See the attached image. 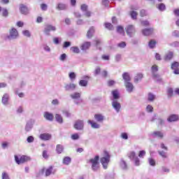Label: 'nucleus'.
<instances>
[{
  "instance_id": "obj_49",
  "label": "nucleus",
  "mask_w": 179,
  "mask_h": 179,
  "mask_svg": "<svg viewBox=\"0 0 179 179\" xmlns=\"http://www.w3.org/2000/svg\"><path fill=\"white\" fill-rule=\"evenodd\" d=\"M158 9L159 10H166V5H164V3H160L158 6H157Z\"/></svg>"
},
{
  "instance_id": "obj_1",
  "label": "nucleus",
  "mask_w": 179,
  "mask_h": 179,
  "mask_svg": "<svg viewBox=\"0 0 179 179\" xmlns=\"http://www.w3.org/2000/svg\"><path fill=\"white\" fill-rule=\"evenodd\" d=\"M99 159L100 157L99 155H96L94 158H92L88 161V163L92 166L93 171H97V170H99V168L100 167V164L99 163Z\"/></svg>"
},
{
  "instance_id": "obj_22",
  "label": "nucleus",
  "mask_w": 179,
  "mask_h": 179,
  "mask_svg": "<svg viewBox=\"0 0 179 179\" xmlns=\"http://www.w3.org/2000/svg\"><path fill=\"white\" fill-rule=\"evenodd\" d=\"M40 138L42 139V141H50V139H51V134H42L40 135Z\"/></svg>"
},
{
  "instance_id": "obj_27",
  "label": "nucleus",
  "mask_w": 179,
  "mask_h": 179,
  "mask_svg": "<svg viewBox=\"0 0 179 179\" xmlns=\"http://www.w3.org/2000/svg\"><path fill=\"white\" fill-rule=\"evenodd\" d=\"M90 45H91L90 42H85L82 45L81 50H83V51H86V50H89V48L90 47Z\"/></svg>"
},
{
  "instance_id": "obj_17",
  "label": "nucleus",
  "mask_w": 179,
  "mask_h": 179,
  "mask_svg": "<svg viewBox=\"0 0 179 179\" xmlns=\"http://www.w3.org/2000/svg\"><path fill=\"white\" fill-rule=\"evenodd\" d=\"M20 10L22 15H27L29 13V8L23 4L20 6Z\"/></svg>"
},
{
  "instance_id": "obj_53",
  "label": "nucleus",
  "mask_w": 179,
  "mask_h": 179,
  "mask_svg": "<svg viewBox=\"0 0 179 179\" xmlns=\"http://www.w3.org/2000/svg\"><path fill=\"white\" fill-rule=\"evenodd\" d=\"M9 146V143L5 141L1 143V148L2 149H8V147Z\"/></svg>"
},
{
  "instance_id": "obj_57",
  "label": "nucleus",
  "mask_w": 179,
  "mask_h": 179,
  "mask_svg": "<svg viewBox=\"0 0 179 179\" xmlns=\"http://www.w3.org/2000/svg\"><path fill=\"white\" fill-rule=\"evenodd\" d=\"M43 50L45 51H46V52H51V48H50V46H48L47 45H43Z\"/></svg>"
},
{
  "instance_id": "obj_47",
  "label": "nucleus",
  "mask_w": 179,
  "mask_h": 179,
  "mask_svg": "<svg viewBox=\"0 0 179 179\" xmlns=\"http://www.w3.org/2000/svg\"><path fill=\"white\" fill-rule=\"evenodd\" d=\"M105 27H106V29H108V30H113V24H111V23H108V22L105 23Z\"/></svg>"
},
{
  "instance_id": "obj_40",
  "label": "nucleus",
  "mask_w": 179,
  "mask_h": 179,
  "mask_svg": "<svg viewBox=\"0 0 179 179\" xmlns=\"http://www.w3.org/2000/svg\"><path fill=\"white\" fill-rule=\"evenodd\" d=\"M71 51H72V52H74L75 54H79V52H80L79 48H78L76 46L71 47Z\"/></svg>"
},
{
  "instance_id": "obj_9",
  "label": "nucleus",
  "mask_w": 179,
  "mask_h": 179,
  "mask_svg": "<svg viewBox=\"0 0 179 179\" xmlns=\"http://www.w3.org/2000/svg\"><path fill=\"white\" fill-rule=\"evenodd\" d=\"M66 92H73L76 89V85L75 83H67L64 85Z\"/></svg>"
},
{
  "instance_id": "obj_13",
  "label": "nucleus",
  "mask_w": 179,
  "mask_h": 179,
  "mask_svg": "<svg viewBox=\"0 0 179 179\" xmlns=\"http://www.w3.org/2000/svg\"><path fill=\"white\" fill-rule=\"evenodd\" d=\"M178 66H179V63L177 62H175L171 65V69H173V73H175V75H179Z\"/></svg>"
},
{
  "instance_id": "obj_51",
  "label": "nucleus",
  "mask_w": 179,
  "mask_h": 179,
  "mask_svg": "<svg viewBox=\"0 0 179 179\" xmlns=\"http://www.w3.org/2000/svg\"><path fill=\"white\" fill-rule=\"evenodd\" d=\"M100 72H101V69H100V67H96L94 72V76H97V75H99Z\"/></svg>"
},
{
  "instance_id": "obj_34",
  "label": "nucleus",
  "mask_w": 179,
  "mask_h": 179,
  "mask_svg": "<svg viewBox=\"0 0 179 179\" xmlns=\"http://www.w3.org/2000/svg\"><path fill=\"white\" fill-rule=\"evenodd\" d=\"M120 167L123 170H127L128 169V166L127 165V162L124 159L120 160Z\"/></svg>"
},
{
  "instance_id": "obj_63",
  "label": "nucleus",
  "mask_w": 179,
  "mask_h": 179,
  "mask_svg": "<svg viewBox=\"0 0 179 179\" xmlns=\"http://www.w3.org/2000/svg\"><path fill=\"white\" fill-rule=\"evenodd\" d=\"M71 138H72L73 141H76V140L79 139V134H73V135L71 136Z\"/></svg>"
},
{
  "instance_id": "obj_64",
  "label": "nucleus",
  "mask_w": 179,
  "mask_h": 179,
  "mask_svg": "<svg viewBox=\"0 0 179 179\" xmlns=\"http://www.w3.org/2000/svg\"><path fill=\"white\" fill-rule=\"evenodd\" d=\"M84 15L86 16V17H90V16H92V12L89 10L85 11Z\"/></svg>"
},
{
  "instance_id": "obj_35",
  "label": "nucleus",
  "mask_w": 179,
  "mask_h": 179,
  "mask_svg": "<svg viewBox=\"0 0 179 179\" xmlns=\"http://www.w3.org/2000/svg\"><path fill=\"white\" fill-rule=\"evenodd\" d=\"M112 94L113 97V100H118V99H120V94L118 93V91L117 90L113 91Z\"/></svg>"
},
{
  "instance_id": "obj_45",
  "label": "nucleus",
  "mask_w": 179,
  "mask_h": 179,
  "mask_svg": "<svg viewBox=\"0 0 179 179\" xmlns=\"http://www.w3.org/2000/svg\"><path fill=\"white\" fill-rule=\"evenodd\" d=\"M59 60L62 61V62H65L66 61V54L63 53L59 57Z\"/></svg>"
},
{
  "instance_id": "obj_25",
  "label": "nucleus",
  "mask_w": 179,
  "mask_h": 179,
  "mask_svg": "<svg viewBox=\"0 0 179 179\" xmlns=\"http://www.w3.org/2000/svg\"><path fill=\"white\" fill-rule=\"evenodd\" d=\"M122 78L124 80V83H127V82H131V76H129V73H124L122 74Z\"/></svg>"
},
{
  "instance_id": "obj_2",
  "label": "nucleus",
  "mask_w": 179,
  "mask_h": 179,
  "mask_svg": "<svg viewBox=\"0 0 179 179\" xmlns=\"http://www.w3.org/2000/svg\"><path fill=\"white\" fill-rule=\"evenodd\" d=\"M110 153H108L107 151H104L103 157L101 158L100 162L105 170L107 169L108 163H110Z\"/></svg>"
},
{
  "instance_id": "obj_5",
  "label": "nucleus",
  "mask_w": 179,
  "mask_h": 179,
  "mask_svg": "<svg viewBox=\"0 0 179 179\" xmlns=\"http://www.w3.org/2000/svg\"><path fill=\"white\" fill-rule=\"evenodd\" d=\"M151 69H152V73L153 78L157 82H160V80H162V79L160 78V76H159V74H157V71H159V69L157 68V66L156 64H154L152 66Z\"/></svg>"
},
{
  "instance_id": "obj_15",
  "label": "nucleus",
  "mask_w": 179,
  "mask_h": 179,
  "mask_svg": "<svg viewBox=\"0 0 179 179\" xmlns=\"http://www.w3.org/2000/svg\"><path fill=\"white\" fill-rule=\"evenodd\" d=\"M151 136L152 138H159V139H163V136H164V134L162 131H154L152 134Z\"/></svg>"
},
{
  "instance_id": "obj_52",
  "label": "nucleus",
  "mask_w": 179,
  "mask_h": 179,
  "mask_svg": "<svg viewBox=\"0 0 179 179\" xmlns=\"http://www.w3.org/2000/svg\"><path fill=\"white\" fill-rule=\"evenodd\" d=\"M145 110L148 113H153V106H152L151 105H148L146 107Z\"/></svg>"
},
{
  "instance_id": "obj_42",
  "label": "nucleus",
  "mask_w": 179,
  "mask_h": 179,
  "mask_svg": "<svg viewBox=\"0 0 179 179\" xmlns=\"http://www.w3.org/2000/svg\"><path fill=\"white\" fill-rule=\"evenodd\" d=\"M148 163L150 166H156V161L153 158H148Z\"/></svg>"
},
{
  "instance_id": "obj_10",
  "label": "nucleus",
  "mask_w": 179,
  "mask_h": 179,
  "mask_svg": "<svg viewBox=\"0 0 179 179\" xmlns=\"http://www.w3.org/2000/svg\"><path fill=\"white\" fill-rule=\"evenodd\" d=\"M83 120H77L74 124L75 129H78V131L83 129Z\"/></svg>"
},
{
  "instance_id": "obj_58",
  "label": "nucleus",
  "mask_w": 179,
  "mask_h": 179,
  "mask_svg": "<svg viewBox=\"0 0 179 179\" xmlns=\"http://www.w3.org/2000/svg\"><path fill=\"white\" fill-rule=\"evenodd\" d=\"M28 143H31L33 142H34V137H33L32 136H29L27 139Z\"/></svg>"
},
{
  "instance_id": "obj_29",
  "label": "nucleus",
  "mask_w": 179,
  "mask_h": 179,
  "mask_svg": "<svg viewBox=\"0 0 179 179\" xmlns=\"http://www.w3.org/2000/svg\"><path fill=\"white\" fill-rule=\"evenodd\" d=\"M56 152L57 153H58L59 155H61V153H62V152H64V145H57L56 146Z\"/></svg>"
},
{
  "instance_id": "obj_6",
  "label": "nucleus",
  "mask_w": 179,
  "mask_h": 179,
  "mask_svg": "<svg viewBox=\"0 0 179 179\" xmlns=\"http://www.w3.org/2000/svg\"><path fill=\"white\" fill-rule=\"evenodd\" d=\"M80 93L79 92H74L70 95V97L73 99L74 101V103L76 104H80L82 103V99H80Z\"/></svg>"
},
{
  "instance_id": "obj_43",
  "label": "nucleus",
  "mask_w": 179,
  "mask_h": 179,
  "mask_svg": "<svg viewBox=\"0 0 179 179\" xmlns=\"http://www.w3.org/2000/svg\"><path fill=\"white\" fill-rule=\"evenodd\" d=\"M117 33H120V34H125V33L124 32V27L121 26H117Z\"/></svg>"
},
{
  "instance_id": "obj_37",
  "label": "nucleus",
  "mask_w": 179,
  "mask_h": 179,
  "mask_svg": "<svg viewBox=\"0 0 179 179\" xmlns=\"http://www.w3.org/2000/svg\"><path fill=\"white\" fill-rule=\"evenodd\" d=\"M71 159L69 157H65L63 159V164H65L66 166H68L71 164Z\"/></svg>"
},
{
  "instance_id": "obj_31",
  "label": "nucleus",
  "mask_w": 179,
  "mask_h": 179,
  "mask_svg": "<svg viewBox=\"0 0 179 179\" xmlns=\"http://www.w3.org/2000/svg\"><path fill=\"white\" fill-rule=\"evenodd\" d=\"M128 157L130 159V160H134V159H136V154L135 152L131 151L127 154Z\"/></svg>"
},
{
  "instance_id": "obj_19",
  "label": "nucleus",
  "mask_w": 179,
  "mask_h": 179,
  "mask_svg": "<svg viewBox=\"0 0 179 179\" xmlns=\"http://www.w3.org/2000/svg\"><path fill=\"white\" fill-rule=\"evenodd\" d=\"M167 121L169 122H176V121H178V115H171L167 118Z\"/></svg>"
},
{
  "instance_id": "obj_36",
  "label": "nucleus",
  "mask_w": 179,
  "mask_h": 179,
  "mask_svg": "<svg viewBox=\"0 0 179 179\" xmlns=\"http://www.w3.org/2000/svg\"><path fill=\"white\" fill-rule=\"evenodd\" d=\"M130 16L133 20H136V18L138 17V13L134 10L130 11Z\"/></svg>"
},
{
  "instance_id": "obj_60",
  "label": "nucleus",
  "mask_w": 179,
  "mask_h": 179,
  "mask_svg": "<svg viewBox=\"0 0 179 179\" xmlns=\"http://www.w3.org/2000/svg\"><path fill=\"white\" fill-rule=\"evenodd\" d=\"M135 166H140L141 165V161L139 160V158L136 157L134 159Z\"/></svg>"
},
{
  "instance_id": "obj_12",
  "label": "nucleus",
  "mask_w": 179,
  "mask_h": 179,
  "mask_svg": "<svg viewBox=\"0 0 179 179\" xmlns=\"http://www.w3.org/2000/svg\"><path fill=\"white\" fill-rule=\"evenodd\" d=\"M124 86L128 93H132L134 92V85L131 82L124 83Z\"/></svg>"
},
{
  "instance_id": "obj_50",
  "label": "nucleus",
  "mask_w": 179,
  "mask_h": 179,
  "mask_svg": "<svg viewBox=\"0 0 179 179\" xmlns=\"http://www.w3.org/2000/svg\"><path fill=\"white\" fill-rule=\"evenodd\" d=\"M148 45L150 47V48H155V45H156V41H150L148 43Z\"/></svg>"
},
{
  "instance_id": "obj_48",
  "label": "nucleus",
  "mask_w": 179,
  "mask_h": 179,
  "mask_svg": "<svg viewBox=\"0 0 179 179\" xmlns=\"http://www.w3.org/2000/svg\"><path fill=\"white\" fill-rule=\"evenodd\" d=\"M159 155H160L162 156V157H163V159H166L167 157V152H164V151H158Z\"/></svg>"
},
{
  "instance_id": "obj_21",
  "label": "nucleus",
  "mask_w": 179,
  "mask_h": 179,
  "mask_svg": "<svg viewBox=\"0 0 179 179\" xmlns=\"http://www.w3.org/2000/svg\"><path fill=\"white\" fill-rule=\"evenodd\" d=\"M88 124H90L94 129H99V128H100V124L93 120H88Z\"/></svg>"
},
{
  "instance_id": "obj_62",
  "label": "nucleus",
  "mask_w": 179,
  "mask_h": 179,
  "mask_svg": "<svg viewBox=\"0 0 179 179\" xmlns=\"http://www.w3.org/2000/svg\"><path fill=\"white\" fill-rule=\"evenodd\" d=\"M3 13L2 15L4 17H7L8 13V10L6 8H3Z\"/></svg>"
},
{
  "instance_id": "obj_41",
  "label": "nucleus",
  "mask_w": 179,
  "mask_h": 179,
  "mask_svg": "<svg viewBox=\"0 0 179 179\" xmlns=\"http://www.w3.org/2000/svg\"><path fill=\"white\" fill-rule=\"evenodd\" d=\"M52 173V166H50L45 171V176H46V177H48V176H51Z\"/></svg>"
},
{
  "instance_id": "obj_32",
  "label": "nucleus",
  "mask_w": 179,
  "mask_h": 179,
  "mask_svg": "<svg viewBox=\"0 0 179 179\" xmlns=\"http://www.w3.org/2000/svg\"><path fill=\"white\" fill-rule=\"evenodd\" d=\"M55 120L59 124H62V122H64V119H62V116L59 114L55 115Z\"/></svg>"
},
{
  "instance_id": "obj_24",
  "label": "nucleus",
  "mask_w": 179,
  "mask_h": 179,
  "mask_svg": "<svg viewBox=\"0 0 179 179\" xmlns=\"http://www.w3.org/2000/svg\"><path fill=\"white\" fill-rule=\"evenodd\" d=\"M93 34H94V27H92L87 33V37L88 38H92V37H93Z\"/></svg>"
},
{
  "instance_id": "obj_46",
  "label": "nucleus",
  "mask_w": 179,
  "mask_h": 179,
  "mask_svg": "<svg viewBox=\"0 0 179 179\" xmlns=\"http://www.w3.org/2000/svg\"><path fill=\"white\" fill-rule=\"evenodd\" d=\"M1 179H10V178H9V174H8V173L3 172L1 173Z\"/></svg>"
},
{
  "instance_id": "obj_7",
  "label": "nucleus",
  "mask_w": 179,
  "mask_h": 179,
  "mask_svg": "<svg viewBox=\"0 0 179 179\" xmlns=\"http://www.w3.org/2000/svg\"><path fill=\"white\" fill-rule=\"evenodd\" d=\"M57 30V27L51 24H46L44 28V33L46 36H50V31H55Z\"/></svg>"
},
{
  "instance_id": "obj_26",
  "label": "nucleus",
  "mask_w": 179,
  "mask_h": 179,
  "mask_svg": "<svg viewBox=\"0 0 179 179\" xmlns=\"http://www.w3.org/2000/svg\"><path fill=\"white\" fill-rule=\"evenodd\" d=\"M67 6L66 4L62 3H59L57 4V6L56 7V9H58V10H65L66 9Z\"/></svg>"
},
{
  "instance_id": "obj_3",
  "label": "nucleus",
  "mask_w": 179,
  "mask_h": 179,
  "mask_svg": "<svg viewBox=\"0 0 179 179\" xmlns=\"http://www.w3.org/2000/svg\"><path fill=\"white\" fill-rule=\"evenodd\" d=\"M15 160L17 164H22L23 163H26V162H29V160H30V157L26 155H22L19 158L17 155H15Z\"/></svg>"
},
{
  "instance_id": "obj_14",
  "label": "nucleus",
  "mask_w": 179,
  "mask_h": 179,
  "mask_svg": "<svg viewBox=\"0 0 179 179\" xmlns=\"http://www.w3.org/2000/svg\"><path fill=\"white\" fill-rule=\"evenodd\" d=\"M143 36H150L153 34L154 29L153 28H145L142 31Z\"/></svg>"
},
{
  "instance_id": "obj_38",
  "label": "nucleus",
  "mask_w": 179,
  "mask_h": 179,
  "mask_svg": "<svg viewBox=\"0 0 179 179\" xmlns=\"http://www.w3.org/2000/svg\"><path fill=\"white\" fill-rule=\"evenodd\" d=\"M69 78L71 82H73L76 79V74L73 72L69 73Z\"/></svg>"
},
{
  "instance_id": "obj_30",
  "label": "nucleus",
  "mask_w": 179,
  "mask_h": 179,
  "mask_svg": "<svg viewBox=\"0 0 179 179\" xmlns=\"http://www.w3.org/2000/svg\"><path fill=\"white\" fill-rule=\"evenodd\" d=\"M148 101H155L156 100V95L153 94V93L150 92L148 95Z\"/></svg>"
},
{
  "instance_id": "obj_28",
  "label": "nucleus",
  "mask_w": 179,
  "mask_h": 179,
  "mask_svg": "<svg viewBox=\"0 0 179 179\" xmlns=\"http://www.w3.org/2000/svg\"><path fill=\"white\" fill-rule=\"evenodd\" d=\"M143 78V75L142 73H138L134 78V83H138V82H141Z\"/></svg>"
},
{
  "instance_id": "obj_16",
  "label": "nucleus",
  "mask_w": 179,
  "mask_h": 179,
  "mask_svg": "<svg viewBox=\"0 0 179 179\" xmlns=\"http://www.w3.org/2000/svg\"><path fill=\"white\" fill-rule=\"evenodd\" d=\"M94 118L97 122H103L104 121V115L100 113L95 114Z\"/></svg>"
},
{
  "instance_id": "obj_39",
  "label": "nucleus",
  "mask_w": 179,
  "mask_h": 179,
  "mask_svg": "<svg viewBox=\"0 0 179 179\" xmlns=\"http://www.w3.org/2000/svg\"><path fill=\"white\" fill-rule=\"evenodd\" d=\"M78 85L83 87H86L87 86V80H81L78 83Z\"/></svg>"
},
{
  "instance_id": "obj_8",
  "label": "nucleus",
  "mask_w": 179,
  "mask_h": 179,
  "mask_svg": "<svg viewBox=\"0 0 179 179\" xmlns=\"http://www.w3.org/2000/svg\"><path fill=\"white\" fill-rule=\"evenodd\" d=\"M126 33L127 35H129V37H132L134 36L136 30H135V27L134 25H128L126 28Z\"/></svg>"
},
{
  "instance_id": "obj_61",
  "label": "nucleus",
  "mask_w": 179,
  "mask_h": 179,
  "mask_svg": "<svg viewBox=\"0 0 179 179\" xmlns=\"http://www.w3.org/2000/svg\"><path fill=\"white\" fill-rule=\"evenodd\" d=\"M141 24L142 26L148 27L150 24V23L148 20H144V21H141Z\"/></svg>"
},
{
  "instance_id": "obj_23",
  "label": "nucleus",
  "mask_w": 179,
  "mask_h": 179,
  "mask_svg": "<svg viewBox=\"0 0 179 179\" xmlns=\"http://www.w3.org/2000/svg\"><path fill=\"white\" fill-rule=\"evenodd\" d=\"M33 124H34V122L29 121L27 123L25 126V131L27 132H29V131H31V128H33Z\"/></svg>"
},
{
  "instance_id": "obj_33",
  "label": "nucleus",
  "mask_w": 179,
  "mask_h": 179,
  "mask_svg": "<svg viewBox=\"0 0 179 179\" xmlns=\"http://www.w3.org/2000/svg\"><path fill=\"white\" fill-rule=\"evenodd\" d=\"M173 52H169L168 53H166V55L164 57V59L166 61H170V59H171L173 58Z\"/></svg>"
},
{
  "instance_id": "obj_56",
  "label": "nucleus",
  "mask_w": 179,
  "mask_h": 179,
  "mask_svg": "<svg viewBox=\"0 0 179 179\" xmlns=\"http://www.w3.org/2000/svg\"><path fill=\"white\" fill-rule=\"evenodd\" d=\"M145 155H146V151L141 150V151L139 152L138 157L143 158V157L145 156Z\"/></svg>"
},
{
  "instance_id": "obj_54",
  "label": "nucleus",
  "mask_w": 179,
  "mask_h": 179,
  "mask_svg": "<svg viewBox=\"0 0 179 179\" xmlns=\"http://www.w3.org/2000/svg\"><path fill=\"white\" fill-rule=\"evenodd\" d=\"M173 88H168L167 90V94H168V97H171V96H173Z\"/></svg>"
},
{
  "instance_id": "obj_4",
  "label": "nucleus",
  "mask_w": 179,
  "mask_h": 179,
  "mask_svg": "<svg viewBox=\"0 0 179 179\" xmlns=\"http://www.w3.org/2000/svg\"><path fill=\"white\" fill-rule=\"evenodd\" d=\"M17 37H19V32H17V29L15 28H12L10 30V34L7 36L8 40H15Z\"/></svg>"
},
{
  "instance_id": "obj_18",
  "label": "nucleus",
  "mask_w": 179,
  "mask_h": 179,
  "mask_svg": "<svg viewBox=\"0 0 179 179\" xmlns=\"http://www.w3.org/2000/svg\"><path fill=\"white\" fill-rule=\"evenodd\" d=\"M44 118H45V120H47L48 121H52V120H54V115L49 112H45Z\"/></svg>"
},
{
  "instance_id": "obj_44",
  "label": "nucleus",
  "mask_w": 179,
  "mask_h": 179,
  "mask_svg": "<svg viewBox=\"0 0 179 179\" xmlns=\"http://www.w3.org/2000/svg\"><path fill=\"white\" fill-rule=\"evenodd\" d=\"M89 8V6H87V4H82L80 6V10H82V12H86L87 11V8Z\"/></svg>"
},
{
  "instance_id": "obj_59",
  "label": "nucleus",
  "mask_w": 179,
  "mask_h": 179,
  "mask_svg": "<svg viewBox=\"0 0 179 179\" xmlns=\"http://www.w3.org/2000/svg\"><path fill=\"white\" fill-rule=\"evenodd\" d=\"M117 46L120 47V48H125V47H127V43H125V42H121L117 44Z\"/></svg>"
},
{
  "instance_id": "obj_55",
  "label": "nucleus",
  "mask_w": 179,
  "mask_h": 179,
  "mask_svg": "<svg viewBox=\"0 0 179 179\" xmlns=\"http://www.w3.org/2000/svg\"><path fill=\"white\" fill-rule=\"evenodd\" d=\"M22 34H24V36H25V37H30L31 36L30 34V31L29 30L23 31Z\"/></svg>"
},
{
  "instance_id": "obj_11",
  "label": "nucleus",
  "mask_w": 179,
  "mask_h": 179,
  "mask_svg": "<svg viewBox=\"0 0 179 179\" xmlns=\"http://www.w3.org/2000/svg\"><path fill=\"white\" fill-rule=\"evenodd\" d=\"M112 106L117 113H120V110H121V103L120 102H117V100H113Z\"/></svg>"
},
{
  "instance_id": "obj_20",
  "label": "nucleus",
  "mask_w": 179,
  "mask_h": 179,
  "mask_svg": "<svg viewBox=\"0 0 179 179\" xmlns=\"http://www.w3.org/2000/svg\"><path fill=\"white\" fill-rule=\"evenodd\" d=\"M1 101L4 106H8V102L9 101V94H4L2 97Z\"/></svg>"
}]
</instances>
